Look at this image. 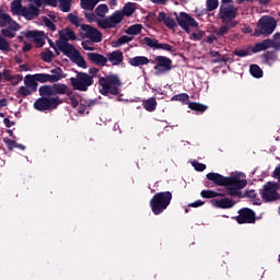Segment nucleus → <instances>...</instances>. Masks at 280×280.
Segmentation results:
<instances>
[{"label": "nucleus", "instance_id": "nucleus-1", "mask_svg": "<svg viewBox=\"0 0 280 280\" xmlns=\"http://www.w3.org/2000/svg\"><path fill=\"white\" fill-rule=\"evenodd\" d=\"M206 178L219 187H225L228 196H232L233 198H240L242 196V189L248 185L246 179L224 177L219 173H208Z\"/></svg>", "mask_w": 280, "mask_h": 280}, {"label": "nucleus", "instance_id": "nucleus-2", "mask_svg": "<svg viewBox=\"0 0 280 280\" xmlns=\"http://www.w3.org/2000/svg\"><path fill=\"white\" fill-rule=\"evenodd\" d=\"M39 95H67L70 100L72 108H78L82 102V96L78 93H73L71 89L65 83H54L52 85H42L38 89Z\"/></svg>", "mask_w": 280, "mask_h": 280}, {"label": "nucleus", "instance_id": "nucleus-3", "mask_svg": "<svg viewBox=\"0 0 280 280\" xmlns=\"http://www.w3.org/2000/svg\"><path fill=\"white\" fill-rule=\"evenodd\" d=\"M101 86L100 93L102 95H119V89H121V79L119 75L109 73L98 80Z\"/></svg>", "mask_w": 280, "mask_h": 280}, {"label": "nucleus", "instance_id": "nucleus-4", "mask_svg": "<svg viewBox=\"0 0 280 280\" xmlns=\"http://www.w3.org/2000/svg\"><path fill=\"white\" fill-rule=\"evenodd\" d=\"M172 202V194L170 191L156 192L150 200V207L154 215H161Z\"/></svg>", "mask_w": 280, "mask_h": 280}, {"label": "nucleus", "instance_id": "nucleus-5", "mask_svg": "<svg viewBox=\"0 0 280 280\" xmlns=\"http://www.w3.org/2000/svg\"><path fill=\"white\" fill-rule=\"evenodd\" d=\"M62 104L58 95H40L34 103V108L39 112L56 110Z\"/></svg>", "mask_w": 280, "mask_h": 280}, {"label": "nucleus", "instance_id": "nucleus-6", "mask_svg": "<svg viewBox=\"0 0 280 280\" xmlns=\"http://www.w3.org/2000/svg\"><path fill=\"white\" fill-rule=\"evenodd\" d=\"M277 30V20L270 15H264L257 23L254 36H270Z\"/></svg>", "mask_w": 280, "mask_h": 280}, {"label": "nucleus", "instance_id": "nucleus-7", "mask_svg": "<svg viewBox=\"0 0 280 280\" xmlns=\"http://www.w3.org/2000/svg\"><path fill=\"white\" fill-rule=\"evenodd\" d=\"M93 75L86 72H78L75 77L70 78V84L73 91L86 92L90 86H93Z\"/></svg>", "mask_w": 280, "mask_h": 280}, {"label": "nucleus", "instance_id": "nucleus-8", "mask_svg": "<svg viewBox=\"0 0 280 280\" xmlns=\"http://www.w3.org/2000/svg\"><path fill=\"white\" fill-rule=\"evenodd\" d=\"M124 21V13L121 11L114 12L110 16L98 18L96 25L101 30H113V27H117L119 23Z\"/></svg>", "mask_w": 280, "mask_h": 280}, {"label": "nucleus", "instance_id": "nucleus-9", "mask_svg": "<svg viewBox=\"0 0 280 280\" xmlns=\"http://www.w3.org/2000/svg\"><path fill=\"white\" fill-rule=\"evenodd\" d=\"M177 24L186 34H191V27L198 30V22L187 12L175 13Z\"/></svg>", "mask_w": 280, "mask_h": 280}, {"label": "nucleus", "instance_id": "nucleus-10", "mask_svg": "<svg viewBox=\"0 0 280 280\" xmlns=\"http://www.w3.org/2000/svg\"><path fill=\"white\" fill-rule=\"evenodd\" d=\"M237 7L233 4H228L220 7L219 18L221 23H237L235 19H237Z\"/></svg>", "mask_w": 280, "mask_h": 280}, {"label": "nucleus", "instance_id": "nucleus-11", "mask_svg": "<svg viewBox=\"0 0 280 280\" xmlns=\"http://www.w3.org/2000/svg\"><path fill=\"white\" fill-rule=\"evenodd\" d=\"M153 67L155 75H165L168 71H172V59L165 56H156L154 58Z\"/></svg>", "mask_w": 280, "mask_h": 280}, {"label": "nucleus", "instance_id": "nucleus-12", "mask_svg": "<svg viewBox=\"0 0 280 280\" xmlns=\"http://www.w3.org/2000/svg\"><path fill=\"white\" fill-rule=\"evenodd\" d=\"M26 21H34L40 16V0H30V4L24 7L22 15Z\"/></svg>", "mask_w": 280, "mask_h": 280}, {"label": "nucleus", "instance_id": "nucleus-13", "mask_svg": "<svg viewBox=\"0 0 280 280\" xmlns=\"http://www.w3.org/2000/svg\"><path fill=\"white\" fill-rule=\"evenodd\" d=\"M51 74L47 73H37L34 74L36 82H40L45 84L46 82H50V84H56V82H60L62 78V70L60 68L52 69L50 71Z\"/></svg>", "mask_w": 280, "mask_h": 280}, {"label": "nucleus", "instance_id": "nucleus-14", "mask_svg": "<svg viewBox=\"0 0 280 280\" xmlns=\"http://www.w3.org/2000/svg\"><path fill=\"white\" fill-rule=\"evenodd\" d=\"M279 189V185L275 183H268L264 186V189L260 191V196L262 200L266 202H272V200H277L279 198V194L277 190Z\"/></svg>", "mask_w": 280, "mask_h": 280}, {"label": "nucleus", "instance_id": "nucleus-15", "mask_svg": "<svg viewBox=\"0 0 280 280\" xmlns=\"http://www.w3.org/2000/svg\"><path fill=\"white\" fill-rule=\"evenodd\" d=\"M81 30L84 32V36L92 43H102V32H100L97 28L85 24L81 25Z\"/></svg>", "mask_w": 280, "mask_h": 280}, {"label": "nucleus", "instance_id": "nucleus-16", "mask_svg": "<svg viewBox=\"0 0 280 280\" xmlns=\"http://www.w3.org/2000/svg\"><path fill=\"white\" fill-rule=\"evenodd\" d=\"M240 215L236 217L238 224H255V211L243 208L238 211Z\"/></svg>", "mask_w": 280, "mask_h": 280}, {"label": "nucleus", "instance_id": "nucleus-17", "mask_svg": "<svg viewBox=\"0 0 280 280\" xmlns=\"http://www.w3.org/2000/svg\"><path fill=\"white\" fill-rule=\"evenodd\" d=\"M25 38H30L36 45V47H43L45 45V33L40 31H26L24 33Z\"/></svg>", "mask_w": 280, "mask_h": 280}, {"label": "nucleus", "instance_id": "nucleus-18", "mask_svg": "<svg viewBox=\"0 0 280 280\" xmlns=\"http://www.w3.org/2000/svg\"><path fill=\"white\" fill-rule=\"evenodd\" d=\"M57 47L59 51H62L65 56H68V58H72L78 52V49L73 47V45L69 44L67 40H59L57 43Z\"/></svg>", "mask_w": 280, "mask_h": 280}, {"label": "nucleus", "instance_id": "nucleus-19", "mask_svg": "<svg viewBox=\"0 0 280 280\" xmlns=\"http://www.w3.org/2000/svg\"><path fill=\"white\" fill-rule=\"evenodd\" d=\"M237 24L238 22L222 23V25L214 31L217 38H225L233 27H237Z\"/></svg>", "mask_w": 280, "mask_h": 280}, {"label": "nucleus", "instance_id": "nucleus-20", "mask_svg": "<svg viewBox=\"0 0 280 280\" xmlns=\"http://www.w3.org/2000/svg\"><path fill=\"white\" fill-rule=\"evenodd\" d=\"M158 21L159 23H164L165 27H168V30H174L178 25L174 18L168 16V14L163 11L159 13Z\"/></svg>", "mask_w": 280, "mask_h": 280}, {"label": "nucleus", "instance_id": "nucleus-21", "mask_svg": "<svg viewBox=\"0 0 280 280\" xmlns=\"http://www.w3.org/2000/svg\"><path fill=\"white\" fill-rule=\"evenodd\" d=\"M107 61L114 67H119L124 62V52L121 50H114L107 54Z\"/></svg>", "mask_w": 280, "mask_h": 280}, {"label": "nucleus", "instance_id": "nucleus-22", "mask_svg": "<svg viewBox=\"0 0 280 280\" xmlns=\"http://www.w3.org/2000/svg\"><path fill=\"white\" fill-rule=\"evenodd\" d=\"M88 58L93 65H96L97 67H106L108 62V59L104 55H100L97 52H89Z\"/></svg>", "mask_w": 280, "mask_h": 280}, {"label": "nucleus", "instance_id": "nucleus-23", "mask_svg": "<svg viewBox=\"0 0 280 280\" xmlns=\"http://www.w3.org/2000/svg\"><path fill=\"white\" fill-rule=\"evenodd\" d=\"M266 49H272V39L268 38L256 43L254 47H252V54H259V51H266Z\"/></svg>", "mask_w": 280, "mask_h": 280}, {"label": "nucleus", "instance_id": "nucleus-24", "mask_svg": "<svg viewBox=\"0 0 280 280\" xmlns=\"http://www.w3.org/2000/svg\"><path fill=\"white\" fill-rule=\"evenodd\" d=\"M58 34L60 36L59 40H66V43H69V40H78L75 32L69 27L59 31Z\"/></svg>", "mask_w": 280, "mask_h": 280}, {"label": "nucleus", "instance_id": "nucleus-25", "mask_svg": "<svg viewBox=\"0 0 280 280\" xmlns=\"http://www.w3.org/2000/svg\"><path fill=\"white\" fill-rule=\"evenodd\" d=\"M212 205L217 207V209H232V207L235 206V202L230 198H223L212 200Z\"/></svg>", "mask_w": 280, "mask_h": 280}, {"label": "nucleus", "instance_id": "nucleus-26", "mask_svg": "<svg viewBox=\"0 0 280 280\" xmlns=\"http://www.w3.org/2000/svg\"><path fill=\"white\" fill-rule=\"evenodd\" d=\"M24 8L23 0H13L10 5L13 16H22Z\"/></svg>", "mask_w": 280, "mask_h": 280}, {"label": "nucleus", "instance_id": "nucleus-27", "mask_svg": "<svg viewBox=\"0 0 280 280\" xmlns=\"http://www.w3.org/2000/svg\"><path fill=\"white\" fill-rule=\"evenodd\" d=\"M24 85H26L33 93H36L38 90V82L34 74H27L24 77Z\"/></svg>", "mask_w": 280, "mask_h": 280}, {"label": "nucleus", "instance_id": "nucleus-28", "mask_svg": "<svg viewBox=\"0 0 280 280\" xmlns=\"http://www.w3.org/2000/svg\"><path fill=\"white\" fill-rule=\"evenodd\" d=\"M129 65L131 67H144L145 65H150V59L145 56H138L129 59Z\"/></svg>", "mask_w": 280, "mask_h": 280}, {"label": "nucleus", "instance_id": "nucleus-29", "mask_svg": "<svg viewBox=\"0 0 280 280\" xmlns=\"http://www.w3.org/2000/svg\"><path fill=\"white\" fill-rule=\"evenodd\" d=\"M142 106L145 110H148V113H154V110H156V97H150L148 100H144L142 102Z\"/></svg>", "mask_w": 280, "mask_h": 280}, {"label": "nucleus", "instance_id": "nucleus-30", "mask_svg": "<svg viewBox=\"0 0 280 280\" xmlns=\"http://www.w3.org/2000/svg\"><path fill=\"white\" fill-rule=\"evenodd\" d=\"M135 10H137L135 3L128 2L127 4H125L122 11H120L122 14V19L124 16H132L135 14Z\"/></svg>", "mask_w": 280, "mask_h": 280}, {"label": "nucleus", "instance_id": "nucleus-31", "mask_svg": "<svg viewBox=\"0 0 280 280\" xmlns=\"http://www.w3.org/2000/svg\"><path fill=\"white\" fill-rule=\"evenodd\" d=\"M81 1V8L83 10H95V5L100 3V0H80Z\"/></svg>", "mask_w": 280, "mask_h": 280}, {"label": "nucleus", "instance_id": "nucleus-32", "mask_svg": "<svg viewBox=\"0 0 280 280\" xmlns=\"http://www.w3.org/2000/svg\"><path fill=\"white\" fill-rule=\"evenodd\" d=\"M141 30H143V25H141V24H133V25L129 26L125 32L129 36H137L139 34H141Z\"/></svg>", "mask_w": 280, "mask_h": 280}, {"label": "nucleus", "instance_id": "nucleus-33", "mask_svg": "<svg viewBox=\"0 0 280 280\" xmlns=\"http://www.w3.org/2000/svg\"><path fill=\"white\" fill-rule=\"evenodd\" d=\"M68 21H70V23L75 27H82V25H86V24H82V19L78 16V14L75 13H69Z\"/></svg>", "mask_w": 280, "mask_h": 280}, {"label": "nucleus", "instance_id": "nucleus-34", "mask_svg": "<svg viewBox=\"0 0 280 280\" xmlns=\"http://www.w3.org/2000/svg\"><path fill=\"white\" fill-rule=\"evenodd\" d=\"M34 93L28 86L22 85L18 89L15 95L16 97H27Z\"/></svg>", "mask_w": 280, "mask_h": 280}, {"label": "nucleus", "instance_id": "nucleus-35", "mask_svg": "<svg viewBox=\"0 0 280 280\" xmlns=\"http://www.w3.org/2000/svg\"><path fill=\"white\" fill-rule=\"evenodd\" d=\"M95 14H96V16H98V19H104L106 16V14H108V5L100 4L95 9Z\"/></svg>", "mask_w": 280, "mask_h": 280}, {"label": "nucleus", "instance_id": "nucleus-36", "mask_svg": "<svg viewBox=\"0 0 280 280\" xmlns=\"http://www.w3.org/2000/svg\"><path fill=\"white\" fill-rule=\"evenodd\" d=\"M143 43L147 47H150V49H159V39L156 38L144 37Z\"/></svg>", "mask_w": 280, "mask_h": 280}, {"label": "nucleus", "instance_id": "nucleus-37", "mask_svg": "<svg viewBox=\"0 0 280 280\" xmlns=\"http://www.w3.org/2000/svg\"><path fill=\"white\" fill-rule=\"evenodd\" d=\"M171 102H182V104H187V102H189V95L187 93L176 94L171 98Z\"/></svg>", "mask_w": 280, "mask_h": 280}, {"label": "nucleus", "instance_id": "nucleus-38", "mask_svg": "<svg viewBox=\"0 0 280 280\" xmlns=\"http://www.w3.org/2000/svg\"><path fill=\"white\" fill-rule=\"evenodd\" d=\"M249 72L254 78H261L264 75V70L257 65H252L249 67Z\"/></svg>", "mask_w": 280, "mask_h": 280}, {"label": "nucleus", "instance_id": "nucleus-39", "mask_svg": "<svg viewBox=\"0 0 280 280\" xmlns=\"http://www.w3.org/2000/svg\"><path fill=\"white\" fill-rule=\"evenodd\" d=\"M188 108H190V110H196L197 113H205V110H207L206 105L196 102L189 103Z\"/></svg>", "mask_w": 280, "mask_h": 280}, {"label": "nucleus", "instance_id": "nucleus-40", "mask_svg": "<svg viewBox=\"0 0 280 280\" xmlns=\"http://www.w3.org/2000/svg\"><path fill=\"white\" fill-rule=\"evenodd\" d=\"M12 16L8 13H0V25L1 27H8L9 23H12Z\"/></svg>", "mask_w": 280, "mask_h": 280}, {"label": "nucleus", "instance_id": "nucleus-41", "mask_svg": "<svg viewBox=\"0 0 280 280\" xmlns=\"http://www.w3.org/2000/svg\"><path fill=\"white\" fill-rule=\"evenodd\" d=\"M61 12H71V0H58Z\"/></svg>", "mask_w": 280, "mask_h": 280}, {"label": "nucleus", "instance_id": "nucleus-42", "mask_svg": "<svg viewBox=\"0 0 280 280\" xmlns=\"http://www.w3.org/2000/svg\"><path fill=\"white\" fill-rule=\"evenodd\" d=\"M0 51L8 54L10 51V42L0 35Z\"/></svg>", "mask_w": 280, "mask_h": 280}, {"label": "nucleus", "instance_id": "nucleus-43", "mask_svg": "<svg viewBox=\"0 0 280 280\" xmlns=\"http://www.w3.org/2000/svg\"><path fill=\"white\" fill-rule=\"evenodd\" d=\"M74 62L78 65V67H81L82 69H86V60H84L80 56V51H78L73 57Z\"/></svg>", "mask_w": 280, "mask_h": 280}, {"label": "nucleus", "instance_id": "nucleus-44", "mask_svg": "<svg viewBox=\"0 0 280 280\" xmlns=\"http://www.w3.org/2000/svg\"><path fill=\"white\" fill-rule=\"evenodd\" d=\"M203 36H205V31L202 30H197L194 33H189L190 40H202Z\"/></svg>", "mask_w": 280, "mask_h": 280}, {"label": "nucleus", "instance_id": "nucleus-45", "mask_svg": "<svg viewBox=\"0 0 280 280\" xmlns=\"http://www.w3.org/2000/svg\"><path fill=\"white\" fill-rule=\"evenodd\" d=\"M40 58L44 60V62H51V60H54V52L46 49L45 51L40 52Z\"/></svg>", "mask_w": 280, "mask_h": 280}, {"label": "nucleus", "instance_id": "nucleus-46", "mask_svg": "<svg viewBox=\"0 0 280 280\" xmlns=\"http://www.w3.org/2000/svg\"><path fill=\"white\" fill-rule=\"evenodd\" d=\"M201 198H218V196H224V194L215 192L213 190H202Z\"/></svg>", "mask_w": 280, "mask_h": 280}, {"label": "nucleus", "instance_id": "nucleus-47", "mask_svg": "<svg viewBox=\"0 0 280 280\" xmlns=\"http://www.w3.org/2000/svg\"><path fill=\"white\" fill-rule=\"evenodd\" d=\"M133 39H135V37H132V36L122 35L117 39L116 45H117V47H121V45H126V43H131V40H133Z\"/></svg>", "mask_w": 280, "mask_h": 280}, {"label": "nucleus", "instance_id": "nucleus-48", "mask_svg": "<svg viewBox=\"0 0 280 280\" xmlns=\"http://www.w3.org/2000/svg\"><path fill=\"white\" fill-rule=\"evenodd\" d=\"M16 32H19V30H14V28H3L1 31L2 36H4L5 38H14V36H16Z\"/></svg>", "mask_w": 280, "mask_h": 280}, {"label": "nucleus", "instance_id": "nucleus-49", "mask_svg": "<svg viewBox=\"0 0 280 280\" xmlns=\"http://www.w3.org/2000/svg\"><path fill=\"white\" fill-rule=\"evenodd\" d=\"M252 54H253V48L238 49L234 51V55L238 56V58H244L246 56H250Z\"/></svg>", "mask_w": 280, "mask_h": 280}, {"label": "nucleus", "instance_id": "nucleus-50", "mask_svg": "<svg viewBox=\"0 0 280 280\" xmlns=\"http://www.w3.org/2000/svg\"><path fill=\"white\" fill-rule=\"evenodd\" d=\"M206 4L208 12H213V10H218L220 2L218 0H207Z\"/></svg>", "mask_w": 280, "mask_h": 280}, {"label": "nucleus", "instance_id": "nucleus-51", "mask_svg": "<svg viewBox=\"0 0 280 280\" xmlns=\"http://www.w3.org/2000/svg\"><path fill=\"white\" fill-rule=\"evenodd\" d=\"M271 49H280V33H276L271 39Z\"/></svg>", "mask_w": 280, "mask_h": 280}, {"label": "nucleus", "instance_id": "nucleus-52", "mask_svg": "<svg viewBox=\"0 0 280 280\" xmlns=\"http://www.w3.org/2000/svg\"><path fill=\"white\" fill-rule=\"evenodd\" d=\"M3 141L8 150H14V148H19V144H16V141L11 140L10 138H3Z\"/></svg>", "mask_w": 280, "mask_h": 280}, {"label": "nucleus", "instance_id": "nucleus-53", "mask_svg": "<svg viewBox=\"0 0 280 280\" xmlns=\"http://www.w3.org/2000/svg\"><path fill=\"white\" fill-rule=\"evenodd\" d=\"M191 165L195 167L196 172H205L207 170V165L198 161H192Z\"/></svg>", "mask_w": 280, "mask_h": 280}, {"label": "nucleus", "instance_id": "nucleus-54", "mask_svg": "<svg viewBox=\"0 0 280 280\" xmlns=\"http://www.w3.org/2000/svg\"><path fill=\"white\" fill-rule=\"evenodd\" d=\"M44 25L50 30V32H56V24L48 18H44Z\"/></svg>", "mask_w": 280, "mask_h": 280}, {"label": "nucleus", "instance_id": "nucleus-55", "mask_svg": "<svg viewBox=\"0 0 280 280\" xmlns=\"http://www.w3.org/2000/svg\"><path fill=\"white\" fill-rule=\"evenodd\" d=\"M40 1V8L43 5H50L51 8H56L58 5V0H39Z\"/></svg>", "mask_w": 280, "mask_h": 280}, {"label": "nucleus", "instance_id": "nucleus-56", "mask_svg": "<svg viewBox=\"0 0 280 280\" xmlns=\"http://www.w3.org/2000/svg\"><path fill=\"white\" fill-rule=\"evenodd\" d=\"M10 82L12 83L13 86H19V84H21V82H23V75L16 74L12 78V80Z\"/></svg>", "mask_w": 280, "mask_h": 280}, {"label": "nucleus", "instance_id": "nucleus-57", "mask_svg": "<svg viewBox=\"0 0 280 280\" xmlns=\"http://www.w3.org/2000/svg\"><path fill=\"white\" fill-rule=\"evenodd\" d=\"M85 19H86L90 23H97V21H100V18H97V14H94V13H86V12H85Z\"/></svg>", "mask_w": 280, "mask_h": 280}, {"label": "nucleus", "instance_id": "nucleus-58", "mask_svg": "<svg viewBox=\"0 0 280 280\" xmlns=\"http://www.w3.org/2000/svg\"><path fill=\"white\" fill-rule=\"evenodd\" d=\"M158 49H163L164 51H174V47L170 44H158Z\"/></svg>", "mask_w": 280, "mask_h": 280}, {"label": "nucleus", "instance_id": "nucleus-59", "mask_svg": "<svg viewBox=\"0 0 280 280\" xmlns=\"http://www.w3.org/2000/svg\"><path fill=\"white\" fill-rule=\"evenodd\" d=\"M264 58L267 60V62H272L277 60V55L275 52H266Z\"/></svg>", "mask_w": 280, "mask_h": 280}, {"label": "nucleus", "instance_id": "nucleus-60", "mask_svg": "<svg viewBox=\"0 0 280 280\" xmlns=\"http://www.w3.org/2000/svg\"><path fill=\"white\" fill-rule=\"evenodd\" d=\"M7 28L21 30V24L18 23L16 21L12 20L11 22H9V24H7Z\"/></svg>", "mask_w": 280, "mask_h": 280}, {"label": "nucleus", "instance_id": "nucleus-61", "mask_svg": "<svg viewBox=\"0 0 280 280\" xmlns=\"http://www.w3.org/2000/svg\"><path fill=\"white\" fill-rule=\"evenodd\" d=\"M2 77L4 80H7V82H10L12 80V78L14 77V74H12V72H10V70H4L2 73Z\"/></svg>", "mask_w": 280, "mask_h": 280}, {"label": "nucleus", "instance_id": "nucleus-62", "mask_svg": "<svg viewBox=\"0 0 280 280\" xmlns=\"http://www.w3.org/2000/svg\"><path fill=\"white\" fill-rule=\"evenodd\" d=\"M218 38L219 37L215 34L210 35V36L207 37L206 43H209V45H211V44L215 43V40H218Z\"/></svg>", "mask_w": 280, "mask_h": 280}, {"label": "nucleus", "instance_id": "nucleus-63", "mask_svg": "<svg viewBox=\"0 0 280 280\" xmlns=\"http://www.w3.org/2000/svg\"><path fill=\"white\" fill-rule=\"evenodd\" d=\"M151 3H154L155 5H167V2L170 0H150Z\"/></svg>", "mask_w": 280, "mask_h": 280}, {"label": "nucleus", "instance_id": "nucleus-64", "mask_svg": "<svg viewBox=\"0 0 280 280\" xmlns=\"http://www.w3.org/2000/svg\"><path fill=\"white\" fill-rule=\"evenodd\" d=\"M22 51H24V52L32 51V44H28V43L24 42V46L22 48Z\"/></svg>", "mask_w": 280, "mask_h": 280}]
</instances>
